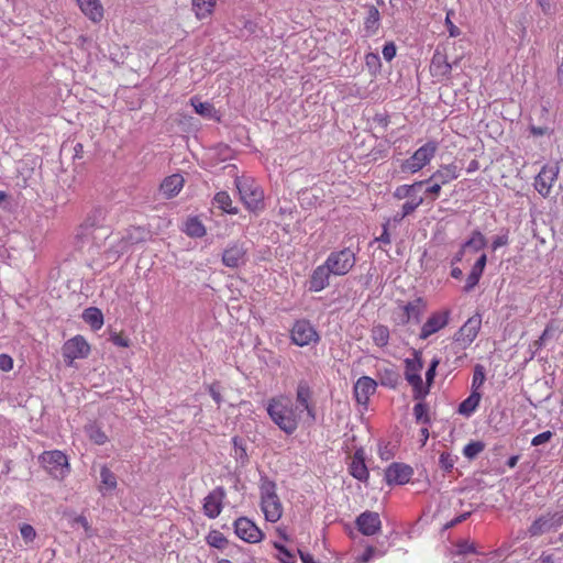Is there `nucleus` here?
<instances>
[{
	"label": "nucleus",
	"instance_id": "f257e3e1",
	"mask_svg": "<svg viewBox=\"0 0 563 563\" xmlns=\"http://www.w3.org/2000/svg\"><path fill=\"white\" fill-rule=\"evenodd\" d=\"M266 411L274 424L286 435H292L297 431L301 420L300 411L288 396L279 395L269 398L266 402Z\"/></svg>",
	"mask_w": 563,
	"mask_h": 563
},
{
	"label": "nucleus",
	"instance_id": "f03ea898",
	"mask_svg": "<svg viewBox=\"0 0 563 563\" xmlns=\"http://www.w3.org/2000/svg\"><path fill=\"white\" fill-rule=\"evenodd\" d=\"M422 368V354L415 350L413 357L405 360V378L411 385L413 399L416 400H423L428 396V388H422V377L420 375Z\"/></svg>",
	"mask_w": 563,
	"mask_h": 563
},
{
	"label": "nucleus",
	"instance_id": "7ed1b4c3",
	"mask_svg": "<svg viewBox=\"0 0 563 563\" xmlns=\"http://www.w3.org/2000/svg\"><path fill=\"white\" fill-rule=\"evenodd\" d=\"M240 198L250 211L264 208V194L261 187L250 178H235L234 180Z\"/></svg>",
	"mask_w": 563,
	"mask_h": 563
},
{
	"label": "nucleus",
	"instance_id": "20e7f679",
	"mask_svg": "<svg viewBox=\"0 0 563 563\" xmlns=\"http://www.w3.org/2000/svg\"><path fill=\"white\" fill-rule=\"evenodd\" d=\"M437 151L438 142L428 141L426 144L416 150L409 158L401 162L400 170L408 174L418 173L431 162Z\"/></svg>",
	"mask_w": 563,
	"mask_h": 563
},
{
	"label": "nucleus",
	"instance_id": "39448f33",
	"mask_svg": "<svg viewBox=\"0 0 563 563\" xmlns=\"http://www.w3.org/2000/svg\"><path fill=\"white\" fill-rule=\"evenodd\" d=\"M40 461L46 472L56 479L65 478L70 472L68 457L59 450L43 452L40 455Z\"/></svg>",
	"mask_w": 563,
	"mask_h": 563
},
{
	"label": "nucleus",
	"instance_id": "423d86ee",
	"mask_svg": "<svg viewBox=\"0 0 563 563\" xmlns=\"http://www.w3.org/2000/svg\"><path fill=\"white\" fill-rule=\"evenodd\" d=\"M355 262L356 255L354 251L350 247H344L343 250L331 252L324 263L332 275L344 276L353 268Z\"/></svg>",
	"mask_w": 563,
	"mask_h": 563
},
{
	"label": "nucleus",
	"instance_id": "0eeeda50",
	"mask_svg": "<svg viewBox=\"0 0 563 563\" xmlns=\"http://www.w3.org/2000/svg\"><path fill=\"white\" fill-rule=\"evenodd\" d=\"M89 354L90 345L80 334H77L67 340L62 346V355L67 366H71L75 360L88 357Z\"/></svg>",
	"mask_w": 563,
	"mask_h": 563
},
{
	"label": "nucleus",
	"instance_id": "6e6552de",
	"mask_svg": "<svg viewBox=\"0 0 563 563\" xmlns=\"http://www.w3.org/2000/svg\"><path fill=\"white\" fill-rule=\"evenodd\" d=\"M563 526V511L547 512L538 517L528 528L530 537H540Z\"/></svg>",
	"mask_w": 563,
	"mask_h": 563
},
{
	"label": "nucleus",
	"instance_id": "1a4fd4ad",
	"mask_svg": "<svg viewBox=\"0 0 563 563\" xmlns=\"http://www.w3.org/2000/svg\"><path fill=\"white\" fill-rule=\"evenodd\" d=\"M320 336L310 323V321L301 319L297 320L291 329V341L298 346H306L310 343H317Z\"/></svg>",
	"mask_w": 563,
	"mask_h": 563
},
{
	"label": "nucleus",
	"instance_id": "9d476101",
	"mask_svg": "<svg viewBox=\"0 0 563 563\" xmlns=\"http://www.w3.org/2000/svg\"><path fill=\"white\" fill-rule=\"evenodd\" d=\"M222 264L229 268H239L247 262V249L240 241L230 242L222 252Z\"/></svg>",
	"mask_w": 563,
	"mask_h": 563
},
{
	"label": "nucleus",
	"instance_id": "9b49d317",
	"mask_svg": "<svg viewBox=\"0 0 563 563\" xmlns=\"http://www.w3.org/2000/svg\"><path fill=\"white\" fill-rule=\"evenodd\" d=\"M482 325V317L479 314L472 316L454 334V341L462 349L468 347L476 339Z\"/></svg>",
	"mask_w": 563,
	"mask_h": 563
},
{
	"label": "nucleus",
	"instance_id": "f8f14e48",
	"mask_svg": "<svg viewBox=\"0 0 563 563\" xmlns=\"http://www.w3.org/2000/svg\"><path fill=\"white\" fill-rule=\"evenodd\" d=\"M233 527L235 534L245 542L257 543L264 538L262 530L246 517H239Z\"/></svg>",
	"mask_w": 563,
	"mask_h": 563
},
{
	"label": "nucleus",
	"instance_id": "ddd939ff",
	"mask_svg": "<svg viewBox=\"0 0 563 563\" xmlns=\"http://www.w3.org/2000/svg\"><path fill=\"white\" fill-rule=\"evenodd\" d=\"M365 10L363 16V27L361 29L362 37L368 38L378 34L382 26V16L378 8L372 3L362 5Z\"/></svg>",
	"mask_w": 563,
	"mask_h": 563
},
{
	"label": "nucleus",
	"instance_id": "4468645a",
	"mask_svg": "<svg viewBox=\"0 0 563 563\" xmlns=\"http://www.w3.org/2000/svg\"><path fill=\"white\" fill-rule=\"evenodd\" d=\"M413 468L405 463L393 462L385 470V482L388 486L405 485L410 482Z\"/></svg>",
	"mask_w": 563,
	"mask_h": 563
},
{
	"label": "nucleus",
	"instance_id": "2eb2a0df",
	"mask_svg": "<svg viewBox=\"0 0 563 563\" xmlns=\"http://www.w3.org/2000/svg\"><path fill=\"white\" fill-rule=\"evenodd\" d=\"M312 395L313 393L309 383L305 379L299 380L296 388V407H298V411H300V413L306 411L310 420L314 421L317 413L316 407L312 404Z\"/></svg>",
	"mask_w": 563,
	"mask_h": 563
},
{
	"label": "nucleus",
	"instance_id": "dca6fc26",
	"mask_svg": "<svg viewBox=\"0 0 563 563\" xmlns=\"http://www.w3.org/2000/svg\"><path fill=\"white\" fill-rule=\"evenodd\" d=\"M559 167L556 165H544L534 179V188L537 191L547 197L556 180Z\"/></svg>",
	"mask_w": 563,
	"mask_h": 563
},
{
	"label": "nucleus",
	"instance_id": "f3484780",
	"mask_svg": "<svg viewBox=\"0 0 563 563\" xmlns=\"http://www.w3.org/2000/svg\"><path fill=\"white\" fill-rule=\"evenodd\" d=\"M377 384L378 383L369 376H361L353 387V396L356 402L366 408L369 397L376 391Z\"/></svg>",
	"mask_w": 563,
	"mask_h": 563
},
{
	"label": "nucleus",
	"instance_id": "a211bd4d",
	"mask_svg": "<svg viewBox=\"0 0 563 563\" xmlns=\"http://www.w3.org/2000/svg\"><path fill=\"white\" fill-rule=\"evenodd\" d=\"M225 498V489L222 486L216 487L203 499V514L210 518H217L223 508V500Z\"/></svg>",
	"mask_w": 563,
	"mask_h": 563
},
{
	"label": "nucleus",
	"instance_id": "6ab92c4d",
	"mask_svg": "<svg viewBox=\"0 0 563 563\" xmlns=\"http://www.w3.org/2000/svg\"><path fill=\"white\" fill-rule=\"evenodd\" d=\"M355 525L363 536L371 537L380 530L382 520L377 512L366 510L356 517Z\"/></svg>",
	"mask_w": 563,
	"mask_h": 563
},
{
	"label": "nucleus",
	"instance_id": "aec40b11",
	"mask_svg": "<svg viewBox=\"0 0 563 563\" xmlns=\"http://www.w3.org/2000/svg\"><path fill=\"white\" fill-rule=\"evenodd\" d=\"M453 64L449 63L444 51L437 47L430 63V73L435 78L449 79L451 77Z\"/></svg>",
	"mask_w": 563,
	"mask_h": 563
},
{
	"label": "nucleus",
	"instance_id": "412c9836",
	"mask_svg": "<svg viewBox=\"0 0 563 563\" xmlns=\"http://www.w3.org/2000/svg\"><path fill=\"white\" fill-rule=\"evenodd\" d=\"M349 473L360 482L366 483L368 481L369 472L365 464V451L362 446L355 450L349 464Z\"/></svg>",
	"mask_w": 563,
	"mask_h": 563
},
{
	"label": "nucleus",
	"instance_id": "4be33fe9",
	"mask_svg": "<svg viewBox=\"0 0 563 563\" xmlns=\"http://www.w3.org/2000/svg\"><path fill=\"white\" fill-rule=\"evenodd\" d=\"M449 323V311L432 313L421 328L419 338L428 339L433 333L440 331Z\"/></svg>",
	"mask_w": 563,
	"mask_h": 563
},
{
	"label": "nucleus",
	"instance_id": "5701e85b",
	"mask_svg": "<svg viewBox=\"0 0 563 563\" xmlns=\"http://www.w3.org/2000/svg\"><path fill=\"white\" fill-rule=\"evenodd\" d=\"M332 273L325 263L317 266L309 278V290L312 292H319L329 286V279Z\"/></svg>",
	"mask_w": 563,
	"mask_h": 563
},
{
	"label": "nucleus",
	"instance_id": "b1692460",
	"mask_svg": "<svg viewBox=\"0 0 563 563\" xmlns=\"http://www.w3.org/2000/svg\"><path fill=\"white\" fill-rule=\"evenodd\" d=\"M261 509L269 522H277L283 516V504L279 496L261 499Z\"/></svg>",
	"mask_w": 563,
	"mask_h": 563
},
{
	"label": "nucleus",
	"instance_id": "393cba45",
	"mask_svg": "<svg viewBox=\"0 0 563 563\" xmlns=\"http://www.w3.org/2000/svg\"><path fill=\"white\" fill-rule=\"evenodd\" d=\"M460 167L455 163L441 165L427 180H437L442 185H446L460 177Z\"/></svg>",
	"mask_w": 563,
	"mask_h": 563
},
{
	"label": "nucleus",
	"instance_id": "a878e982",
	"mask_svg": "<svg viewBox=\"0 0 563 563\" xmlns=\"http://www.w3.org/2000/svg\"><path fill=\"white\" fill-rule=\"evenodd\" d=\"M81 12L92 22L103 19V7L100 0H76Z\"/></svg>",
	"mask_w": 563,
	"mask_h": 563
},
{
	"label": "nucleus",
	"instance_id": "bb28decb",
	"mask_svg": "<svg viewBox=\"0 0 563 563\" xmlns=\"http://www.w3.org/2000/svg\"><path fill=\"white\" fill-rule=\"evenodd\" d=\"M184 187V178L179 174L167 176L161 184V192L166 199H170L179 194Z\"/></svg>",
	"mask_w": 563,
	"mask_h": 563
},
{
	"label": "nucleus",
	"instance_id": "cd10ccee",
	"mask_svg": "<svg viewBox=\"0 0 563 563\" xmlns=\"http://www.w3.org/2000/svg\"><path fill=\"white\" fill-rule=\"evenodd\" d=\"M423 310L424 302L421 298L407 302L404 306L405 316L402 318V323H408L410 321L419 323L421 321Z\"/></svg>",
	"mask_w": 563,
	"mask_h": 563
},
{
	"label": "nucleus",
	"instance_id": "c85d7f7f",
	"mask_svg": "<svg viewBox=\"0 0 563 563\" xmlns=\"http://www.w3.org/2000/svg\"><path fill=\"white\" fill-rule=\"evenodd\" d=\"M481 399L482 394L476 389H472L470 396L459 405L457 412L461 416L470 418L479 406Z\"/></svg>",
	"mask_w": 563,
	"mask_h": 563
},
{
	"label": "nucleus",
	"instance_id": "c756f323",
	"mask_svg": "<svg viewBox=\"0 0 563 563\" xmlns=\"http://www.w3.org/2000/svg\"><path fill=\"white\" fill-rule=\"evenodd\" d=\"M377 376L379 384L390 389H396L400 382V374L394 366L379 369Z\"/></svg>",
	"mask_w": 563,
	"mask_h": 563
},
{
	"label": "nucleus",
	"instance_id": "7c9ffc66",
	"mask_svg": "<svg viewBox=\"0 0 563 563\" xmlns=\"http://www.w3.org/2000/svg\"><path fill=\"white\" fill-rule=\"evenodd\" d=\"M82 320L95 331L100 330L103 325L102 311L97 307H89L82 311Z\"/></svg>",
	"mask_w": 563,
	"mask_h": 563
},
{
	"label": "nucleus",
	"instance_id": "2f4dec72",
	"mask_svg": "<svg viewBox=\"0 0 563 563\" xmlns=\"http://www.w3.org/2000/svg\"><path fill=\"white\" fill-rule=\"evenodd\" d=\"M191 106L195 108L196 113L206 119H213L220 121L219 111L210 102H201L197 98L190 99Z\"/></svg>",
	"mask_w": 563,
	"mask_h": 563
},
{
	"label": "nucleus",
	"instance_id": "473e14b6",
	"mask_svg": "<svg viewBox=\"0 0 563 563\" xmlns=\"http://www.w3.org/2000/svg\"><path fill=\"white\" fill-rule=\"evenodd\" d=\"M232 445H233V454L232 456L235 459L238 463H240L242 466L249 463V455L246 451V441L235 435L232 438Z\"/></svg>",
	"mask_w": 563,
	"mask_h": 563
},
{
	"label": "nucleus",
	"instance_id": "72a5a7b5",
	"mask_svg": "<svg viewBox=\"0 0 563 563\" xmlns=\"http://www.w3.org/2000/svg\"><path fill=\"white\" fill-rule=\"evenodd\" d=\"M260 496L261 499L277 496V485L265 473H260Z\"/></svg>",
	"mask_w": 563,
	"mask_h": 563
},
{
	"label": "nucleus",
	"instance_id": "f704fd0d",
	"mask_svg": "<svg viewBox=\"0 0 563 563\" xmlns=\"http://www.w3.org/2000/svg\"><path fill=\"white\" fill-rule=\"evenodd\" d=\"M463 249H471L473 252H478L487 245L485 235L479 230H474L470 239L461 244Z\"/></svg>",
	"mask_w": 563,
	"mask_h": 563
},
{
	"label": "nucleus",
	"instance_id": "c9c22d12",
	"mask_svg": "<svg viewBox=\"0 0 563 563\" xmlns=\"http://www.w3.org/2000/svg\"><path fill=\"white\" fill-rule=\"evenodd\" d=\"M184 232L190 238H202L207 231L197 217H191L185 222Z\"/></svg>",
	"mask_w": 563,
	"mask_h": 563
},
{
	"label": "nucleus",
	"instance_id": "e433bc0d",
	"mask_svg": "<svg viewBox=\"0 0 563 563\" xmlns=\"http://www.w3.org/2000/svg\"><path fill=\"white\" fill-rule=\"evenodd\" d=\"M428 183H429V180H418L410 185H400V186L396 187L393 196H394V198H396L398 200H401L405 198H412V197H415L413 196L415 190L417 188H421L424 184H428Z\"/></svg>",
	"mask_w": 563,
	"mask_h": 563
},
{
	"label": "nucleus",
	"instance_id": "4c0bfd02",
	"mask_svg": "<svg viewBox=\"0 0 563 563\" xmlns=\"http://www.w3.org/2000/svg\"><path fill=\"white\" fill-rule=\"evenodd\" d=\"M371 338L375 345L385 347L389 342V329L384 324L374 325L371 331Z\"/></svg>",
	"mask_w": 563,
	"mask_h": 563
},
{
	"label": "nucleus",
	"instance_id": "58836bf2",
	"mask_svg": "<svg viewBox=\"0 0 563 563\" xmlns=\"http://www.w3.org/2000/svg\"><path fill=\"white\" fill-rule=\"evenodd\" d=\"M150 232L142 227H131L126 230L125 238L132 246L144 243L148 238Z\"/></svg>",
	"mask_w": 563,
	"mask_h": 563
},
{
	"label": "nucleus",
	"instance_id": "ea45409f",
	"mask_svg": "<svg viewBox=\"0 0 563 563\" xmlns=\"http://www.w3.org/2000/svg\"><path fill=\"white\" fill-rule=\"evenodd\" d=\"M85 432L88 438L97 445H102L108 441L107 434L96 422L87 424L85 427Z\"/></svg>",
	"mask_w": 563,
	"mask_h": 563
},
{
	"label": "nucleus",
	"instance_id": "a19ab883",
	"mask_svg": "<svg viewBox=\"0 0 563 563\" xmlns=\"http://www.w3.org/2000/svg\"><path fill=\"white\" fill-rule=\"evenodd\" d=\"M213 200L218 208L229 214H236L239 212L238 208L232 207V199L227 191L217 192Z\"/></svg>",
	"mask_w": 563,
	"mask_h": 563
},
{
	"label": "nucleus",
	"instance_id": "79ce46f5",
	"mask_svg": "<svg viewBox=\"0 0 563 563\" xmlns=\"http://www.w3.org/2000/svg\"><path fill=\"white\" fill-rule=\"evenodd\" d=\"M216 5V0H192V9L198 19H205L210 15Z\"/></svg>",
	"mask_w": 563,
	"mask_h": 563
},
{
	"label": "nucleus",
	"instance_id": "37998d69",
	"mask_svg": "<svg viewBox=\"0 0 563 563\" xmlns=\"http://www.w3.org/2000/svg\"><path fill=\"white\" fill-rule=\"evenodd\" d=\"M100 482V490H102V488H104L106 490H114L118 485L117 476L107 465L101 466Z\"/></svg>",
	"mask_w": 563,
	"mask_h": 563
},
{
	"label": "nucleus",
	"instance_id": "c03bdc74",
	"mask_svg": "<svg viewBox=\"0 0 563 563\" xmlns=\"http://www.w3.org/2000/svg\"><path fill=\"white\" fill-rule=\"evenodd\" d=\"M485 450V443L482 441H471L463 448V454L468 460H474Z\"/></svg>",
	"mask_w": 563,
	"mask_h": 563
},
{
	"label": "nucleus",
	"instance_id": "a18cd8bd",
	"mask_svg": "<svg viewBox=\"0 0 563 563\" xmlns=\"http://www.w3.org/2000/svg\"><path fill=\"white\" fill-rule=\"evenodd\" d=\"M457 460L459 457L456 455H452L449 452H442L439 457L440 468L444 473H451Z\"/></svg>",
	"mask_w": 563,
	"mask_h": 563
},
{
	"label": "nucleus",
	"instance_id": "49530a36",
	"mask_svg": "<svg viewBox=\"0 0 563 563\" xmlns=\"http://www.w3.org/2000/svg\"><path fill=\"white\" fill-rule=\"evenodd\" d=\"M413 416L417 422H422L423 424H430L431 420L428 415V405L419 400L413 407Z\"/></svg>",
	"mask_w": 563,
	"mask_h": 563
},
{
	"label": "nucleus",
	"instance_id": "de8ad7c7",
	"mask_svg": "<svg viewBox=\"0 0 563 563\" xmlns=\"http://www.w3.org/2000/svg\"><path fill=\"white\" fill-rule=\"evenodd\" d=\"M207 543L217 549H223L228 544V540L223 533L213 530L207 537Z\"/></svg>",
	"mask_w": 563,
	"mask_h": 563
},
{
	"label": "nucleus",
	"instance_id": "09e8293b",
	"mask_svg": "<svg viewBox=\"0 0 563 563\" xmlns=\"http://www.w3.org/2000/svg\"><path fill=\"white\" fill-rule=\"evenodd\" d=\"M132 249L130 242L126 241V238L123 235L117 243H114L109 253H113L117 257L128 253Z\"/></svg>",
	"mask_w": 563,
	"mask_h": 563
},
{
	"label": "nucleus",
	"instance_id": "8fccbe9b",
	"mask_svg": "<svg viewBox=\"0 0 563 563\" xmlns=\"http://www.w3.org/2000/svg\"><path fill=\"white\" fill-rule=\"evenodd\" d=\"M365 64L372 74L379 71L382 67L380 58L377 53L369 52L365 55Z\"/></svg>",
	"mask_w": 563,
	"mask_h": 563
},
{
	"label": "nucleus",
	"instance_id": "3c124183",
	"mask_svg": "<svg viewBox=\"0 0 563 563\" xmlns=\"http://www.w3.org/2000/svg\"><path fill=\"white\" fill-rule=\"evenodd\" d=\"M423 203L422 197H412L410 200L406 201L401 207L402 217H408L416 209Z\"/></svg>",
	"mask_w": 563,
	"mask_h": 563
},
{
	"label": "nucleus",
	"instance_id": "603ef678",
	"mask_svg": "<svg viewBox=\"0 0 563 563\" xmlns=\"http://www.w3.org/2000/svg\"><path fill=\"white\" fill-rule=\"evenodd\" d=\"M509 244V229L503 228L500 233L496 235L492 241V250L496 251L501 246Z\"/></svg>",
	"mask_w": 563,
	"mask_h": 563
},
{
	"label": "nucleus",
	"instance_id": "864d4df0",
	"mask_svg": "<svg viewBox=\"0 0 563 563\" xmlns=\"http://www.w3.org/2000/svg\"><path fill=\"white\" fill-rule=\"evenodd\" d=\"M389 547H390L389 542H387V545L384 549H378V548H374V547H367L365 549L364 553L361 556V561L366 563V562H368L375 555L382 556V555H384L386 553V550Z\"/></svg>",
	"mask_w": 563,
	"mask_h": 563
},
{
	"label": "nucleus",
	"instance_id": "5fc2aeb1",
	"mask_svg": "<svg viewBox=\"0 0 563 563\" xmlns=\"http://www.w3.org/2000/svg\"><path fill=\"white\" fill-rule=\"evenodd\" d=\"M274 548L280 554V556H278L280 563H296L292 553L284 544L275 542Z\"/></svg>",
	"mask_w": 563,
	"mask_h": 563
},
{
	"label": "nucleus",
	"instance_id": "6e6d98bb",
	"mask_svg": "<svg viewBox=\"0 0 563 563\" xmlns=\"http://www.w3.org/2000/svg\"><path fill=\"white\" fill-rule=\"evenodd\" d=\"M20 533L26 544L33 542L36 538V530L30 523L21 525Z\"/></svg>",
	"mask_w": 563,
	"mask_h": 563
},
{
	"label": "nucleus",
	"instance_id": "4d7b16f0",
	"mask_svg": "<svg viewBox=\"0 0 563 563\" xmlns=\"http://www.w3.org/2000/svg\"><path fill=\"white\" fill-rule=\"evenodd\" d=\"M470 507L473 508V505L470 504ZM473 511H474V509H471V510L464 511V512L460 514L459 516L454 517L452 520L444 523L443 530H449V529L457 526L459 523L465 521L466 519H468L471 517Z\"/></svg>",
	"mask_w": 563,
	"mask_h": 563
},
{
	"label": "nucleus",
	"instance_id": "13d9d810",
	"mask_svg": "<svg viewBox=\"0 0 563 563\" xmlns=\"http://www.w3.org/2000/svg\"><path fill=\"white\" fill-rule=\"evenodd\" d=\"M485 376L482 365H476L474 369L472 389H478L484 383Z\"/></svg>",
	"mask_w": 563,
	"mask_h": 563
},
{
	"label": "nucleus",
	"instance_id": "bf43d9fd",
	"mask_svg": "<svg viewBox=\"0 0 563 563\" xmlns=\"http://www.w3.org/2000/svg\"><path fill=\"white\" fill-rule=\"evenodd\" d=\"M552 438H553V432H551L550 430L543 431V432L537 434L536 437H533V439L531 440V445L539 446L541 444L549 442Z\"/></svg>",
	"mask_w": 563,
	"mask_h": 563
},
{
	"label": "nucleus",
	"instance_id": "052dcab7",
	"mask_svg": "<svg viewBox=\"0 0 563 563\" xmlns=\"http://www.w3.org/2000/svg\"><path fill=\"white\" fill-rule=\"evenodd\" d=\"M479 279H481L479 275H477L473 272H470V274L466 277V283L463 287V290L465 292H471L477 286V284L479 283Z\"/></svg>",
	"mask_w": 563,
	"mask_h": 563
},
{
	"label": "nucleus",
	"instance_id": "680f3d73",
	"mask_svg": "<svg viewBox=\"0 0 563 563\" xmlns=\"http://www.w3.org/2000/svg\"><path fill=\"white\" fill-rule=\"evenodd\" d=\"M487 264V255L485 253H483L477 260L476 262L474 263V265L472 266V269L471 272L479 275L482 277L483 273H484V269H485V266Z\"/></svg>",
	"mask_w": 563,
	"mask_h": 563
},
{
	"label": "nucleus",
	"instance_id": "e2e57ef3",
	"mask_svg": "<svg viewBox=\"0 0 563 563\" xmlns=\"http://www.w3.org/2000/svg\"><path fill=\"white\" fill-rule=\"evenodd\" d=\"M396 45L394 42H387L384 44L383 46V51H382V54H383V57L387 60V62H390L391 59L395 58L396 56Z\"/></svg>",
	"mask_w": 563,
	"mask_h": 563
},
{
	"label": "nucleus",
	"instance_id": "0e129e2a",
	"mask_svg": "<svg viewBox=\"0 0 563 563\" xmlns=\"http://www.w3.org/2000/svg\"><path fill=\"white\" fill-rule=\"evenodd\" d=\"M13 368V358L5 353L0 354V369L10 372Z\"/></svg>",
	"mask_w": 563,
	"mask_h": 563
},
{
	"label": "nucleus",
	"instance_id": "69168bd1",
	"mask_svg": "<svg viewBox=\"0 0 563 563\" xmlns=\"http://www.w3.org/2000/svg\"><path fill=\"white\" fill-rule=\"evenodd\" d=\"M389 223H390V219H387L383 223V225H382L383 227V232H382L380 236L376 239V241H378L380 243H384V244H390V235H389V232H388Z\"/></svg>",
	"mask_w": 563,
	"mask_h": 563
},
{
	"label": "nucleus",
	"instance_id": "338daca9",
	"mask_svg": "<svg viewBox=\"0 0 563 563\" xmlns=\"http://www.w3.org/2000/svg\"><path fill=\"white\" fill-rule=\"evenodd\" d=\"M456 552H457V554L474 553L475 548H474V544L468 543L467 541H464V542H461L457 544Z\"/></svg>",
	"mask_w": 563,
	"mask_h": 563
},
{
	"label": "nucleus",
	"instance_id": "774afa93",
	"mask_svg": "<svg viewBox=\"0 0 563 563\" xmlns=\"http://www.w3.org/2000/svg\"><path fill=\"white\" fill-rule=\"evenodd\" d=\"M374 122L380 125L383 129H387L389 125V117L386 113H376L373 118Z\"/></svg>",
	"mask_w": 563,
	"mask_h": 563
}]
</instances>
